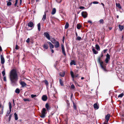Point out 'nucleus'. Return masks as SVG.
I'll use <instances>...</instances> for the list:
<instances>
[{
    "mask_svg": "<svg viewBox=\"0 0 124 124\" xmlns=\"http://www.w3.org/2000/svg\"><path fill=\"white\" fill-rule=\"evenodd\" d=\"M44 34L45 37H46L48 40H50V35L47 32H44Z\"/></svg>",
    "mask_w": 124,
    "mask_h": 124,
    "instance_id": "39448f33",
    "label": "nucleus"
},
{
    "mask_svg": "<svg viewBox=\"0 0 124 124\" xmlns=\"http://www.w3.org/2000/svg\"><path fill=\"white\" fill-rule=\"evenodd\" d=\"M69 26V23L68 22H66L65 25V28L66 29Z\"/></svg>",
    "mask_w": 124,
    "mask_h": 124,
    "instance_id": "2f4dec72",
    "label": "nucleus"
},
{
    "mask_svg": "<svg viewBox=\"0 0 124 124\" xmlns=\"http://www.w3.org/2000/svg\"><path fill=\"white\" fill-rule=\"evenodd\" d=\"M42 98L43 101H46L47 99V97L46 95H44L42 96Z\"/></svg>",
    "mask_w": 124,
    "mask_h": 124,
    "instance_id": "9b49d317",
    "label": "nucleus"
},
{
    "mask_svg": "<svg viewBox=\"0 0 124 124\" xmlns=\"http://www.w3.org/2000/svg\"><path fill=\"white\" fill-rule=\"evenodd\" d=\"M3 80L5 81H6V77L5 76H4L3 78Z\"/></svg>",
    "mask_w": 124,
    "mask_h": 124,
    "instance_id": "09e8293b",
    "label": "nucleus"
},
{
    "mask_svg": "<svg viewBox=\"0 0 124 124\" xmlns=\"http://www.w3.org/2000/svg\"><path fill=\"white\" fill-rule=\"evenodd\" d=\"M28 27L31 28H33L34 27V24L32 22H30L28 23Z\"/></svg>",
    "mask_w": 124,
    "mask_h": 124,
    "instance_id": "0eeeda50",
    "label": "nucleus"
},
{
    "mask_svg": "<svg viewBox=\"0 0 124 124\" xmlns=\"http://www.w3.org/2000/svg\"><path fill=\"white\" fill-rule=\"evenodd\" d=\"M124 94L123 93H121L118 95V98H119V97L122 98L123 97V96H124Z\"/></svg>",
    "mask_w": 124,
    "mask_h": 124,
    "instance_id": "72a5a7b5",
    "label": "nucleus"
},
{
    "mask_svg": "<svg viewBox=\"0 0 124 124\" xmlns=\"http://www.w3.org/2000/svg\"><path fill=\"white\" fill-rule=\"evenodd\" d=\"M18 0H16V2L17 3L18 2Z\"/></svg>",
    "mask_w": 124,
    "mask_h": 124,
    "instance_id": "774afa93",
    "label": "nucleus"
},
{
    "mask_svg": "<svg viewBox=\"0 0 124 124\" xmlns=\"http://www.w3.org/2000/svg\"><path fill=\"white\" fill-rule=\"evenodd\" d=\"M12 117V115L10 114L9 116V119H8V121L10 122L11 120V119Z\"/></svg>",
    "mask_w": 124,
    "mask_h": 124,
    "instance_id": "a19ab883",
    "label": "nucleus"
},
{
    "mask_svg": "<svg viewBox=\"0 0 124 124\" xmlns=\"http://www.w3.org/2000/svg\"><path fill=\"white\" fill-rule=\"evenodd\" d=\"M51 50V52H52V53H54V50L52 49H50Z\"/></svg>",
    "mask_w": 124,
    "mask_h": 124,
    "instance_id": "4d7b16f0",
    "label": "nucleus"
},
{
    "mask_svg": "<svg viewBox=\"0 0 124 124\" xmlns=\"http://www.w3.org/2000/svg\"><path fill=\"white\" fill-rule=\"evenodd\" d=\"M110 115L109 114H108L105 117V118L107 121V122H108L109 119Z\"/></svg>",
    "mask_w": 124,
    "mask_h": 124,
    "instance_id": "f8f14e48",
    "label": "nucleus"
},
{
    "mask_svg": "<svg viewBox=\"0 0 124 124\" xmlns=\"http://www.w3.org/2000/svg\"><path fill=\"white\" fill-rule=\"evenodd\" d=\"M70 64L71 65H76V63L74 60H72L70 63Z\"/></svg>",
    "mask_w": 124,
    "mask_h": 124,
    "instance_id": "412c9836",
    "label": "nucleus"
},
{
    "mask_svg": "<svg viewBox=\"0 0 124 124\" xmlns=\"http://www.w3.org/2000/svg\"><path fill=\"white\" fill-rule=\"evenodd\" d=\"M101 4L102 5V6H103V7H104V4L103 3H101Z\"/></svg>",
    "mask_w": 124,
    "mask_h": 124,
    "instance_id": "e2e57ef3",
    "label": "nucleus"
},
{
    "mask_svg": "<svg viewBox=\"0 0 124 124\" xmlns=\"http://www.w3.org/2000/svg\"><path fill=\"white\" fill-rule=\"evenodd\" d=\"M95 46L96 49L98 51H100V48L98 45L97 44H96Z\"/></svg>",
    "mask_w": 124,
    "mask_h": 124,
    "instance_id": "aec40b11",
    "label": "nucleus"
},
{
    "mask_svg": "<svg viewBox=\"0 0 124 124\" xmlns=\"http://www.w3.org/2000/svg\"><path fill=\"white\" fill-rule=\"evenodd\" d=\"M15 92L18 94L20 92L19 89L18 88H17L15 91Z\"/></svg>",
    "mask_w": 124,
    "mask_h": 124,
    "instance_id": "473e14b6",
    "label": "nucleus"
},
{
    "mask_svg": "<svg viewBox=\"0 0 124 124\" xmlns=\"http://www.w3.org/2000/svg\"><path fill=\"white\" fill-rule=\"evenodd\" d=\"M112 27H110V28H109V29L110 30H111L112 29Z\"/></svg>",
    "mask_w": 124,
    "mask_h": 124,
    "instance_id": "338daca9",
    "label": "nucleus"
},
{
    "mask_svg": "<svg viewBox=\"0 0 124 124\" xmlns=\"http://www.w3.org/2000/svg\"><path fill=\"white\" fill-rule=\"evenodd\" d=\"M70 74L72 77L73 78V80H74L73 78H74V77H77L78 75V74H77L75 75V76H74V75L73 73V72L72 71H70Z\"/></svg>",
    "mask_w": 124,
    "mask_h": 124,
    "instance_id": "9d476101",
    "label": "nucleus"
},
{
    "mask_svg": "<svg viewBox=\"0 0 124 124\" xmlns=\"http://www.w3.org/2000/svg\"><path fill=\"white\" fill-rule=\"evenodd\" d=\"M10 112L9 111H8L7 112V114H9L10 113Z\"/></svg>",
    "mask_w": 124,
    "mask_h": 124,
    "instance_id": "13d9d810",
    "label": "nucleus"
},
{
    "mask_svg": "<svg viewBox=\"0 0 124 124\" xmlns=\"http://www.w3.org/2000/svg\"><path fill=\"white\" fill-rule=\"evenodd\" d=\"M98 62L100 63V66L101 67L102 69L103 70L105 71H106L107 70L106 69L105 67L103 66V62L102 61H101L100 60V57H99L98 59Z\"/></svg>",
    "mask_w": 124,
    "mask_h": 124,
    "instance_id": "f03ea898",
    "label": "nucleus"
},
{
    "mask_svg": "<svg viewBox=\"0 0 124 124\" xmlns=\"http://www.w3.org/2000/svg\"><path fill=\"white\" fill-rule=\"evenodd\" d=\"M65 74V72L64 71L62 73H60V76L61 77H63Z\"/></svg>",
    "mask_w": 124,
    "mask_h": 124,
    "instance_id": "c756f323",
    "label": "nucleus"
},
{
    "mask_svg": "<svg viewBox=\"0 0 124 124\" xmlns=\"http://www.w3.org/2000/svg\"><path fill=\"white\" fill-rule=\"evenodd\" d=\"M9 78L12 85L13 86L16 85L18 77L16 71L15 70L13 69L11 70Z\"/></svg>",
    "mask_w": 124,
    "mask_h": 124,
    "instance_id": "f257e3e1",
    "label": "nucleus"
},
{
    "mask_svg": "<svg viewBox=\"0 0 124 124\" xmlns=\"http://www.w3.org/2000/svg\"><path fill=\"white\" fill-rule=\"evenodd\" d=\"M93 4H98V2L97 1H94L93 2Z\"/></svg>",
    "mask_w": 124,
    "mask_h": 124,
    "instance_id": "8fccbe9b",
    "label": "nucleus"
},
{
    "mask_svg": "<svg viewBox=\"0 0 124 124\" xmlns=\"http://www.w3.org/2000/svg\"><path fill=\"white\" fill-rule=\"evenodd\" d=\"M9 108V112H11V109L12 107L11 104V102H9L8 103Z\"/></svg>",
    "mask_w": 124,
    "mask_h": 124,
    "instance_id": "f3484780",
    "label": "nucleus"
},
{
    "mask_svg": "<svg viewBox=\"0 0 124 124\" xmlns=\"http://www.w3.org/2000/svg\"><path fill=\"white\" fill-rule=\"evenodd\" d=\"M56 12V10L55 8H54L51 12V14L52 15H54L55 13Z\"/></svg>",
    "mask_w": 124,
    "mask_h": 124,
    "instance_id": "a211bd4d",
    "label": "nucleus"
},
{
    "mask_svg": "<svg viewBox=\"0 0 124 124\" xmlns=\"http://www.w3.org/2000/svg\"><path fill=\"white\" fill-rule=\"evenodd\" d=\"M43 48L45 49H47L48 48V46L47 44H44L43 46Z\"/></svg>",
    "mask_w": 124,
    "mask_h": 124,
    "instance_id": "5701e85b",
    "label": "nucleus"
},
{
    "mask_svg": "<svg viewBox=\"0 0 124 124\" xmlns=\"http://www.w3.org/2000/svg\"><path fill=\"white\" fill-rule=\"evenodd\" d=\"M119 28L120 31H122L124 28V26H123L121 25H119Z\"/></svg>",
    "mask_w": 124,
    "mask_h": 124,
    "instance_id": "393cba45",
    "label": "nucleus"
},
{
    "mask_svg": "<svg viewBox=\"0 0 124 124\" xmlns=\"http://www.w3.org/2000/svg\"><path fill=\"white\" fill-rule=\"evenodd\" d=\"M2 51V49L1 46H0V51Z\"/></svg>",
    "mask_w": 124,
    "mask_h": 124,
    "instance_id": "052dcab7",
    "label": "nucleus"
},
{
    "mask_svg": "<svg viewBox=\"0 0 124 124\" xmlns=\"http://www.w3.org/2000/svg\"><path fill=\"white\" fill-rule=\"evenodd\" d=\"M45 107H46V108L47 110H49V109H50V108H49V105L47 103H46V104Z\"/></svg>",
    "mask_w": 124,
    "mask_h": 124,
    "instance_id": "c85d7f7f",
    "label": "nucleus"
},
{
    "mask_svg": "<svg viewBox=\"0 0 124 124\" xmlns=\"http://www.w3.org/2000/svg\"><path fill=\"white\" fill-rule=\"evenodd\" d=\"M47 43L49 44L50 49H52L54 48V46L51 43L49 42H47Z\"/></svg>",
    "mask_w": 124,
    "mask_h": 124,
    "instance_id": "ddd939ff",
    "label": "nucleus"
},
{
    "mask_svg": "<svg viewBox=\"0 0 124 124\" xmlns=\"http://www.w3.org/2000/svg\"><path fill=\"white\" fill-rule=\"evenodd\" d=\"M84 8V7L83 6H80L79 7L80 9H83Z\"/></svg>",
    "mask_w": 124,
    "mask_h": 124,
    "instance_id": "3c124183",
    "label": "nucleus"
},
{
    "mask_svg": "<svg viewBox=\"0 0 124 124\" xmlns=\"http://www.w3.org/2000/svg\"><path fill=\"white\" fill-rule=\"evenodd\" d=\"M71 88H72V89H74L75 87L74 85L73 84H72L71 85Z\"/></svg>",
    "mask_w": 124,
    "mask_h": 124,
    "instance_id": "49530a36",
    "label": "nucleus"
},
{
    "mask_svg": "<svg viewBox=\"0 0 124 124\" xmlns=\"http://www.w3.org/2000/svg\"><path fill=\"white\" fill-rule=\"evenodd\" d=\"M103 54L102 53L101 55V57H103Z\"/></svg>",
    "mask_w": 124,
    "mask_h": 124,
    "instance_id": "0e129e2a",
    "label": "nucleus"
},
{
    "mask_svg": "<svg viewBox=\"0 0 124 124\" xmlns=\"http://www.w3.org/2000/svg\"><path fill=\"white\" fill-rule=\"evenodd\" d=\"M81 39V38L79 36L76 39L77 40L80 41Z\"/></svg>",
    "mask_w": 124,
    "mask_h": 124,
    "instance_id": "58836bf2",
    "label": "nucleus"
},
{
    "mask_svg": "<svg viewBox=\"0 0 124 124\" xmlns=\"http://www.w3.org/2000/svg\"><path fill=\"white\" fill-rule=\"evenodd\" d=\"M94 108L95 109H98L99 107H98L97 104L96 103L94 104L93 105Z\"/></svg>",
    "mask_w": 124,
    "mask_h": 124,
    "instance_id": "6ab92c4d",
    "label": "nucleus"
},
{
    "mask_svg": "<svg viewBox=\"0 0 124 124\" xmlns=\"http://www.w3.org/2000/svg\"><path fill=\"white\" fill-rule=\"evenodd\" d=\"M30 39L29 38H28L26 40V42L27 43H28L29 41H30Z\"/></svg>",
    "mask_w": 124,
    "mask_h": 124,
    "instance_id": "de8ad7c7",
    "label": "nucleus"
},
{
    "mask_svg": "<svg viewBox=\"0 0 124 124\" xmlns=\"http://www.w3.org/2000/svg\"><path fill=\"white\" fill-rule=\"evenodd\" d=\"M77 28L78 29H80L81 27V26L79 24H78L77 25Z\"/></svg>",
    "mask_w": 124,
    "mask_h": 124,
    "instance_id": "c9c22d12",
    "label": "nucleus"
},
{
    "mask_svg": "<svg viewBox=\"0 0 124 124\" xmlns=\"http://www.w3.org/2000/svg\"><path fill=\"white\" fill-rule=\"evenodd\" d=\"M46 110L45 108H43L41 112L42 115L40 116L41 117L44 118L45 117V115L46 114Z\"/></svg>",
    "mask_w": 124,
    "mask_h": 124,
    "instance_id": "7ed1b4c3",
    "label": "nucleus"
},
{
    "mask_svg": "<svg viewBox=\"0 0 124 124\" xmlns=\"http://www.w3.org/2000/svg\"><path fill=\"white\" fill-rule=\"evenodd\" d=\"M14 115L15 116V120H17L18 119V117L16 113H15L14 114Z\"/></svg>",
    "mask_w": 124,
    "mask_h": 124,
    "instance_id": "bb28decb",
    "label": "nucleus"
},
{
    "mask_svg": "<svg viewBox=\"0 0 124 124\" xmlns=\"http://www.w3.org/2000/svg\"><path fill=\"white\" fill-rule=\"evenodd\" d=\"M37 26L38 30L39 31H40V23H39L38 24Z\"/></svg>",
    "mask_w": 124,
    "mask_h": 124,
    "instance_id": "a878e982",
    "label": "nucleus"
},
{
    "mask_svg": "<svg viewBox=\"0 0 124 124\" xmlns=\"http://www.w3.org/2000/svg\"><path fill=\"white\" fill-rule=\"evenodd\" d=\"M100 23L103 24V20L102 19H101L99 21Z\"/></svg>",
    "mask_w": 124,
    "mask_h": 124,
    "instance_id": "ea45409f",
    "label": "nucleus"
},
{
    "mask_svg": "<svg viewBox=\"0 0 124 124\" xmlns=\"http://www.w3.org/2000/svg\"><path fill=\"white\" fill-rule=\"evenodd\" d=\"M116 6L118 7L119 8L121 9L122 8V7L119 3H116Z\"/></svg>",
    "mask_w": 124,
    "mask_h": 124,
    "instance_id": "b1692460",
    "label": "nucleus"
},
{
    "mask_svg": "<svg viewBox=\"0 0 124 124\" xmlns=\"http://www.w3.org/2000/svg\"><path fill=\"white\" fill-rule=\"evenodd\" d=\"M59 81L60 84L62 86H63L64 85L63 84V82L62 80L61 79H59Z\"/></svg>",
    "mask_w": 124,
    "mask_h": 124,
    "instance_id": "4be33fe9",
    "label": "nucleus"
},
{
    "mask_svg": "<svg viewBox=\"0 0 124 124\" xmlns=\"http://www.w3.org/2000/svg\"><path fill=\"white\" fill-rule=\"evenodd\" d=\"M31 96L32 98H33L34 97H36L37 96L35 94H31Z\"/></svg>",
    "mask_w": 124,
    "mask_h": 124,
    "instance_id": "4c0bfd02",
    "label": "nucleus"
},
{
    "mask_svg": "<svg viewBox=\"0 0 124 124\" xmlns=\"http://www.w3.org/2000/svg\"><path fill=\"white\" fill-rule=\"evenodd\" d=\"M44 82L46 85L47 88L48 87V84L47 81L46 80H45Z\"/></svg>",
    "mask_w": 124,
    "mask_h": 124,
    "instance_id": "cd10ccee",
    "label": "nucleus"
},
{
    "mask_svg": "<svg viewBox=\"0 0 124 124\" xmlns=\"http://www.w3.org/2000/svg\"><path fill=\"white\" fill-rule=\"evenodd\" d=\"M15 49L17 50L18 49V46L17 45H16V46Z\"/></svg>",
    "mask_w": 124,
    "mask_h": 124,
    "instance_id": "603ef678",
    "label": "nucleus"
},
{
    "mask_svg": "<svg viewBox=\"0 0 124 124\" xmlns=\"http://www.w3.org/2000/svg\"><path fill=\"white\" fill-rule=\"evenodd\" d=\"M6 2H7V5L8 6H10L11 5L12 3L10 2H9L7 1Z\"/></svg>",
    "mask_w": 124,
    "mask_h": 124,
    "instance_id": "7c9ffc66",
    "label": "nucleus"
},
{
    "mask_svg": "<svg viewBox=\"0 0 124 124\" xmlns=\"http://www.w3.org/2000/svg\"><path fill=\"white\" fill-rule=\"evenodd\" d=\"M61 48L62 50V53L64 55V56H65L66 55V54L65 52L64 46L63 45H62Z\"/></svg>",
    "mask_w": 124,
    "mask_h": 124,
    "instance_id": "6e6552de",
    "label": "nucleus"
},
{
    "mask_svg": "<svg viewBox=\"0 0 124 124\" xmlns=\"http://www.w3.org/2000/svg\"><path fill=\"white\" fill-rule=\"evenodd\" d=\"M84 77H81V79L82 80V79H84Z\"/></svg>",
    "mask_w": 124,
    "mask_h": 124,
    "instance_id": "69168bd1",
    "label": "nucleus"
},
{
    "mask_svg": "<svg viewBox=\"0 0 124 124\" xmlns=\"http://www.w3.org/2000/svg\"><path fill=\"white\" fill-rule=\"evenodd\" d=\"M54 41L55 42V45H54V46L56 48H57L59 46V42L56 41V40L54 39H53Z\"/></svg>",
    "mask_w": 124,
    "mask_h": 124,
    "instance_id": "20e7f679",
    "label": "nucleus"
},
{
    "mask_svg": "<svg viewBox=\"0 0 124 124\" xmlns=\"http://www.w3.org/2000/svg\"><path fill=\"white\" fill-rule=\"evenodd\" d=\"M108 122H107V121L106 122H104V123L103 124H107Z\"/></svg>",
    "mask_w": 124,
    "mask_h": 124,
    "instance_id": "680f3d73",
    "label": "nucleus"
},
{
    "mask_svg": "<svg viewBox=\"0 0 124 124\" xmlns=\"http://www.w3.org/2000/svg\"><path fill=\"white\" fill-rule=\"evenodd\" d=\"M73 108H74L75 109H76V105L74 104V103H73Z\"/></svg>",
    "mask_w": 124,
    "mask_h": 124,
    "instance_id": "c03bdc74",
    "label": "nucleus"
},
{
    "mask_svg": "<svg viewBox=\"0 0 124 124\" xmlns=\"http://www.w3.org/2000/svg\"><path fill=\"white\" fill-rule=\"evenodd\" d=\"M46 18V13L45 12H44V15L43 17V18L42 19V20L43 21H44Z\"/></svg>",
    "mask_w": 124,
    "mask_h": 124,
    "instance_id": "dca6fc26",
    "label": "nucleus"
},
{
    "mask_svg": "<svg viewBox=\"0 0 124 124\" xmlns=\"http://www.w3.org/2000/svg\"><path fill=\"white\" fill-rule=\"evenodd\" d=\"M53 38L52 39V40L51 41V42L53 44H54L55 43V42H54V40H53Z\"/></svg>",
    "mask_w": 124,
    "mask_h": 124,
    "instance_id": "864d4df0",
    "label": "nucleus"
},
{
    "mask_svg": "<svg viewBox=\"0 0 124 124\" xmlns=\"http://www.w3.org/2000/svg\"><path fill=\"white\" fill-rule=\"evenodd\" d=\"M88 23H92V22L90 20H88Z\"/></svg>",
    "mask_w": 124,
    "mask_h": 124,
    "instance_id": "6e6d98bb",
    "label": "nucleus"
},
{
    "mask_svg": "<svg viewBox=\"0 0 124 124\" xmlns=\"http://www.w3.org/2000/svg\"><path fill=\"white\" fill-rule=\"evenodd\" d=\"M107 51V49H106L104 50L103 51V52L104 53H105Z\"/></svg>",
    "mask_w": 124,
    "mask_h": 124,
    "instance_id": "5fc2aeb1",
    "label": "nucleus"
},
{
    "mask_svg": "<svg viewBox=\"0 0 124 124\" xmlns=\"http://www.w3.org/2000/svg\"><path fill=\"white\" fill-rule=\"evenodd\" d=\"M24 101H29L30 100L28 98L24 99H23Z\"/></svg>",
    "mask_w": 124,
    "mask_h": 124,
    "instance_id": "79ce46f5",
    "label": "nucleus"
},
{
    "mask_svg": "<svg viewBox=\"0 0 124 124\" xmlns=\"http://www.w3.org/2000/svg\"><path fill=\"white\" fill-rule=\"evenodd\" d=\"M92 47L93 48L92 49V51L93 53L95 54H97L98 53V52L94 48V47L92 46Z\"/></svg>",
    "mask_w": 124,
    "mask_h": 124,
    "instance_id": "2eb2a0df",
    "label": "nucleus"
},
{
    "mask_svg": "<svg viewBox=\"0 0 124 124\" xmlns=\"http://www.w3.org/2000/svg\"><path fill=\"white\" fill-rule=\"evenodd\" d=\"M81 15L84 18H85L87 17L88 14L86 12H83L81 13Z\"/></svg>",
    "mask_w": 124,
    "mask_h": 124,
    "instance_id": "423d86ee",
    "label": "nucleus"
},
{
    "mask_svg": "<svg viewBox=\"0 0 124 124\" xmlns=\"http://www.w3.org/2000/svg\"><path fill=\"white\" fill-rule=\"evenodd\" d=\"M2 73L3 75V76L4 77L5 74V70H4L2 72Z\"/></svg>",
    "mask_w": 124,
    "mask_h": 124,
    "instance_id": "e433bc0d",
    "label": "nucleus"
},
{
    "mask_svg": "<svg viewBox=\"0 0 124 124\" xmlns=\"http://www.w3.org/2000/svg\"><path fill=\"white\" fill-rule=\"evenodd\" d=\"M0 58L1 60V63L2 64H4L5 62V59L3 55H0Z\"/></svg>",
    "mask_w": 124,
    "mask_h": 124,
    "instance_id": "1a4fd4ad",
    "label": "nucleus"
},
{
    "mask_svg": "<svg viewBox=\"0 0 124 124\" xmlns=\"http://www.w3.org/2000/svg\"><path fill=\"white\" fill-rule=\"evenodd\" d=\"M56 1L58 3H60L62 1V0H56Z\"/></svg>",
    "mask_w": 124,
    "mask_h": 124,
    "instance_id": "a18cd8bd",
    "label": "nucleus"
},
{
    "mask_svg": "<svg viewBox=\"0 0 124 124\" xmlns=\"http://www.w3.org/2000/svg\"><path fill=\"white\" fill-rule=\"evenodd\" d=\"M17 3L16 2H15V6H16L17 5Z\"/></svg>",
    "mask_w": 124,
    "mask_h": 124,
    "instance_id": "bf43d9fd",
    "label": "nucleus"
},
{
    "mask_svg": "<svg viewBox=\"0 0 124 124\" xmlns=\"http://www.w3.org/2000/svg\"><path fill=\"white\" fill-rule=\"evenodd\" d=\"M20 84L22 85V86L23 87L25 86L26 85V83L24 82L23 81L21 82H20Z\"/></svg>",
    "mask_w": 124,
    "mask_h": 124,
    "instance_id": "4468645a",
    "label": "nucleus"
},
{
    "mask_svg": "<svg viewBox=\"0 0 124 124\" xmlns=\"http://www.w3.org/2000/svg\"><path fill=\"white\" fill-rule=\"evenodd\" d=\"M106 58L110 59V56L108 53L106 55Z\"/></svg>",
    "mask_w": 124,
    "mask_h": 124,
    "instance_id": "f704fd0d",
    "label": "nucleus"
},
{
    "mask_svg": "<svg viewBox=\"0 0 124 124\" xmlns=\"http://www.w3.org/2000/svg\"><path fill=\"white\" fill-rule=\"evenodd\" d=\"M109 60H110V59L106 58V59L105 60V61L106 63H108V61H109Z\"/></svg>",
    "mask_w": 124,
    "mask_h": 124,
    "instance_id": "37998d69",
    "label": "nucleus"
}]
</instances>
